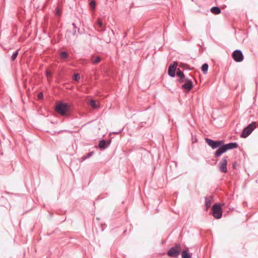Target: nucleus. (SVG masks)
Wrapping results in <instances>:
<instances>
[{
	"mask_svg": "<svg viewBox=\"0 0 258 258\" xmlns=\"http://www.w3.org/2000/svg\"><path fill=\"white\" fill-rule=\"evenodd\" d=\"M101 60V58L99 56H96V57H92L91 58V61L94 64H97L98 62H100Z\"/></svg>",
	"mask_w": 258,
	"mask_h": 258,
	"instance_id": "15",
	"label": "nucleus"
},
{
	"mask_svg": "<svg viewBox=\"0 0 258 258\" xmlns=\"http://www.w3.org/2000/svg\"><path fill=\"white\" fill-rule=\"evenodd\" d=\"M182 258H191V255L186 250H183L181 252Z\"/></svg>",
	"mask_w": 258,
	"mask_h": 258,
	"instance_id": "14",
	"label": "nucleus"
},
{
	"mask_svg": "<svg viewBox=\"0 0 258 258\" xmlns=\"http://www.w3.org/2000/svg\"><path fill=\"white\" fill-rule=\"evenodd\" d=\"M213 149H215L218 147L219 148L217 149L215 154L216 157L221 156L223 153H225L226 151L230 149L236 148L238 146H211Z\"/></svg>",
	"mask_w": 258,
	"mask_h": 258,
	"instance_id": "3",
	"label": "nucleus"
},
{
	"mask_svg": "<svg viewBox=\"0 0 258 258\" xmlns=\"http://www.w3.org/2000/svg\"><path fill=\"white\" fill-rule=\"evenodd\" d=\"M177 65L178 63L176 61L174 62L173 64L170 65L168 70L169 76L171 77H174L175 76V71Z\"/></svg>",
	"mask_w": 258,
	"mask_h": 258,
	"instance_id": "9",
	"label": "nucleus"
},
{
	"mask_svg": "<svg viewBox=\"0 0 258 258\" xmlns=\"http://www.w3.org/2000/svg\"><path fill=\"white\" fill-rule=\"evenodd\" d=\"M89 104L94 109L98 108L99 107V102L94 100H90Z\"/></svg>",
	"mask_w": 258,
	"mask_h": 258,
	"instance_id": "12",
	"label": "nucleus"
},
{
	"mask_svg": "<svg viewBox=\"0 0 258 258\" xmlns=\"http://www.w3.org/2000/svg\"><path fill=\"white\" fill-rule=\"evenodd\" d=\"M59 56L61 59H66L68 57V54L66 51H61L59 54Z\"/></svg>",
	"mask_w": 258,
	"mask_h": 258,
	"instance_id": "16",
	"label": "nucleus"
},
{
	"mask_svg": "<svg viewBox=\"0 0 258 258\" xmlns=\"http://www.w3.org/2000/svg\"><path fill=\"white\" fill-rule=\"evenodd\" d=\"M80 77L78 74H76L74 75L73 79L74 80L76 81H78L80 79Z\"/></svg>",
	"mask_w": 258,
	"mask_h": 258,
	"instance_id": "22",
	"label": "nucleus"
},
{
	"mask_svg": "<svg viewBox=\"0 0 258 258\" xmlns=\"http://www.w3.org/2000/svg\"><path fill=\"white\" fill-rule=\"evenodd\" d=\"M227 161L226 157H223L219 164L220 171L224 173L226 172L227 171Z\"/></svg>",
	"mask_w": 258,
	"mask_h": 258,
	"instance_id": "8",
	"label": "nucleus"
},
{
	"mask_svg": "<svg viewBox=\"0 0 258 258\" xmlns=\"http://www.w3.org/2000/svg\"><path fill=\"white\" fill-rule=\"evenodd\" d=\"M192 87L193 84L191 81L188 79H185L184 83L182 85V88L189 91L192 89Z\"/></svg>",
	"mask_w": 258,
	"mask_h": 258,
	"instance_id": "10",
	"label": "nucleus"
},
{
	"mask_svg": "<svg viewBox=\"0 0 258 258\" xmlns=\"http://www.w3.org/2000/svg\"><path fill=\"white\" fill-rule=\"evenodd\" d=\"M233 59L236 62H241L244 58L242 51L240 50L236 49L234 50L232 54Z\"/></svg>",
	"mask_w": 258,
	"mask_h": 258,
	"instance_id": "7",
	"label": "nucleus"
},
{
	"mask_svg": "<svg viewBox=\"0 0 258 258\" xmlns=\"http://www.w3.org/2000/svg\"><path fill=\"white\" fill-rule=\"evenodd\" d=\"M72 25H73V26L76 28V25L74 24V23H73Z\"/></svg>",
	"mask_w": 258,
	"mask_h": 258,
	"instance_id": "30",
	"label": "nucleus"
},
{
	"mask_svg": "<svg viewBox=\"0 0 258 258\" xmlns=\"http://www.w3.org/2000/svg\"><path fill=\"white\" fill-rule=\"evenodd\" d=\"M19 50H16L15 52L13 53L12 55L11 59L12 61H14L18 56Z\"/></svg>",
	"mask_w": 258,
	"mask_h": 258,
	"instance_id": "20",
	"label": "nucleus"
},
{
	"mask_svg": "<svg viewBox=\"0 0 258 258\" xmlns=\"http://www.w3.org/2000/svg\"><path fill=\"white\" fill-rule=\"evenodd\" d=\"M98 145H106L105 140H101L100 141Z\"/></svg>",
	"mask_w": 258,
	"mask_h": 258,
	"instance_id": "25",
	"label": "nucleus"
},
{
	"mask_svg": "<svg viewBox=\"0 0 258 258\" xmlns=\"http://www.w3.org/2000/svg\"><path fill=\"white\" fill-rule=\"evenodd\" d=\"M212 202V197L210 196L205 198V206L206 208V210H207L211 207Z\"/></svg>",
	"mask_w": 258,
	"mask_h": 258,
	"instance_id": "11",
	"label": "nucleus"
},
{
	"mask_svg": "<svg viewBox=\"0 0 258 258\" xmlns=\"http://www.w3.org/2000/svg\"><path fill=\"white\" fill-rule=\"evenodd\" d=\"M186 78H180L178 80V81L180 83H183V82H185V79Z\"/></svg>",
	"mask_w": 258,
	"mask_h": 258,
	"instance_id": "27",
	"label": "nucleus"
},
{
	"mask_svg": "<svg viewBox=\"0 0 258 258\" xmlns=\"http://www.w3.org/2000/svg\"><path fill=\"white\" fill-rule=\"evenodd\" d=\"M60 14V11L58 8H57L56 9V15L59 16Z\"/></svg>",
	"mask_w": 258,
	"mask_h": 258,
	"instance_id": "28",
	"label": "nucleus"
},
{
	"mask_svg": "<svg viewBox=\"0 0 258 258\" xmlns=\"http://www.w3.org/2000/svg\"><path fill=\"white\" fill-rule=\"evenodd\" d=\"M43 93L42 92H40L38 93V98L39 99H41L43 98Z\"/></svg>",
	"mask_w": 258,
	"mask_h": 258,
	"instance_id": "26",
	"label": "nucleus"
},
{
	"mask_svg": "<svg viewBox=\"0 0 258 258\" xmlns=\"http://www.w3.org/2000/svg\"><path fill=\"white\" fill-rule=\"evenodd\" d=\"M206 142L208 145H237L235 142H232L225 144L224 141H214L209 138H205Z\"/></svg>",
	"mask_w": 258,
	"mask_h": 258,
	"instance_id": "6",
	"label": "nucleus"
},
{
	"mask_svg": "<svg viewBox=\"0 0 258 258\" xmlns=\"http://www.w3.org/2000/svg\"><path fill=\"white\" fill-rule=\"evenodd\" d=\"M211 12L214 14L218 15L221 13V10L217 7H213L211 9Z\"/></svg>",
	"mask_w": 258,
	"mask_h": 258,
	"instance_id": "13",
	"label": "nucleus"
},
{
	"mask_svg": "<svg viewBox=\"0 0 258 258\" xmlns=\"http://www.w3.org/2000/svg\"><path fill=\"white\" fill-rule=\"evenodd\" d=\"M208 64L207 63H204L202 66V70L204 74H206L208 70Z\"/></svg>",
	"mask_w": 258,
	"mask_h": 258,
	"instance_id": "17",
	"label": "nucleus"
},
{
	"mask_svg": "<svg viewBox=\"0 0 258 258\" xmlns=\"http://www.w3.org/2000/svg\"><path fill=\"white\" fill-rule=\"evenodd\" d=\"M46 76L47 78L48 79L51 77L52 74L50 72L47 71L46 72Z\"/></svg>",
	"mask_w": 258,
	"mask_h": 258,
	"instance_id": "24",
	"label": "nucleus"
},
{
	"mask_svg": "<svg viewBox=\"0 0 258 258\" xmlns=\"http://www.w3.org/2000/svg\"><path fill=\"white\" fill-rule=\"evenodd\" d=\"M100 151L104 150L108 146H98Z\"/></svg>",
	"mask_w": 258,
	"mask_h": 258,
	"instance_id": "29",
	"label": "nucleus"
},
{
	"mask_svg": "<svg viewBox=\"0 0 258 258\" xmlns=\"http://www.w3.org/2000/svg\"><path fill=\"white\" fill-rule=\"evenodd\" d=\"M212 215L216 219H220L222 216V211L221 206L218 204H215L212 207Z\"/></svg>",
	"mask_w": 258,
	"mask_h": 258,
	"instance_id": "5",
	"label": "nucleus"
},
{
	"mask_svg": "<svg viewBox=\"0 0 258 258\" xmlns=\"http://www.w3.org/2000/svg\"><path fill=\"white\" fill-rule=\"evenodd\" d=\"M94 154V152L92 151L89 152L86 156H84L82 157V161H83L85 160H86L88 158H89L90 157L92 156V155Z\"/></svg>",
	"mask_w": 258,
	"mask_h": 258,
	"instance_id": "18",
	"label": "nucleus"
},
{
	"mask_svg": "<svg viewBox=\"0 0 258 258\" xmlns=\"http://www.w3.org/2000/svg\"><path fill=\"white\" fill-rule=\"evenodd\" d=\"M90 7L91 9L94 10L95 8V2L94 1H91L89 4Z\"/></svg>",
	"mask_w": 258,
	"mask_h": 258,
	"instance_id": "21",
	"label": "nucleus"
},
{
	"mask_svg": "<svg viewBox=\"0 0 258 258\" xmlns=\"http://www.w3.org/2000/svg\"><path fill=\"white\" fill-rule=\"evenodd\" d=\"M176 75L179 78H185L183 73L179 69L177 70Z\"/></svg>",
	"mask_w": 258,
	"mask_h": 258,
	"instance_id": "19",
	"label": "nucleus"
},
{
	"mask_svg": "<svg viewBox=\"0 0 258 258\" xmlns=\"http://www.w3.org/2000/svg\"><path fill=\"white\" fill-rule=\"evenodd\" d=\"M256 122H252L243 130L241 137L246 138L248 137L256 127Z\"/></svg>",
	"mask_w": 258,
	"mask_h": 258,
	"instance_id": "4",
	"label": "nucleus"
},
{
	"mask_svg": "<svg viewBox=\"0 0 258 258\" xmlns=\"http://www.w3.org/2000/svg\"><path fill=\"white\" fill-rule=\"evenodd\" d=\"M180 245L176 244L174 246L172 247L169 249L167 254L171 257L176 258L180 254Z\"/></svg>",
	"mask_w": 258,
	"mask_h": 258,
	"instance_id": "2",
	"label": "nucleus"
},
{
	"mask_svg": "<svg viewBox=\"0 0 258 258\" xmlns=\"http://www.w3.org/2000/svg\"><path fill=\"white\" fill-rule=\"evenodd\" d=\"M97 23L100 28L103 27V24L100 19H98Z\"/></svg>",
	"mask_w": 258,
	"mask_h": 258,
	"instance_id": "23",
	"label": "nucleus"
},
{
	"mask_svg": "<svg viewBox=\"0 0 258 258\" xmlns=\"http://www.w3.org/2000/svg\"><path fill=\"white\" fill-rule=\"evenodd\" d=\"M70 107V106L69 104L60 103L56 106L55 110L60 115H64L69 110Z\"/></svg>",
	"mask_w": 258,
	"mask_h": 258,
	"instance_id": "1",
	"label": "nucleus"
}]
</instances>
